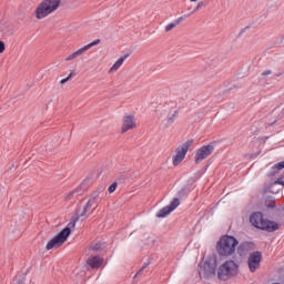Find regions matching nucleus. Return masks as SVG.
I'll return each mask as SVG.
<instances>
[{
	"label": "nucleus",
	"mask_w": 284,
	"mask_h": 284,
	"mask_svg": "<svg viewBox=\"0 0 284 284\" xmlns=\"http://www.w3.org/2000/svg\"><path fill=\"white\" fill-rule=\"evenodd\" d=\"M3 50H6V43H3V41H0V54L1 52H3Z\"/></svg>",
	"instance_id": "nucleus-28"
},
{
	"label": "nucleus",
	"mask_w": 284,
	"mask_h": 284,
	"mask_svg": "<svg viewBox=\"0 0 284 284\" xmlns=\"http://www.w3.org/2000/svg\"><path fill=\"white\" fill-rule=\"evenodd\" d=\"M261 261H263V254L261 252L254 251L251 253L247 260L250 272H256L261 267Z\"/></svg>",
	"instance_id": "nucleus-8"
},
{
	"label": "nucleus",
	"mask_w": 284,
	"mask_h": 284,
	"mask_svg": "<svg viewBox=\"0 0 284 284\" xmlns=\"http://www.w3.org/2000/svg\"><path fill=\"white\" fill-rule=\"evenodd\" d=\"M150 265V262L144 263L143 266L139 270V272L134 275V278H136L138 274H141V272H143V270H145V267H148Z\"/></svg>",
	"instance_id": "nucleus-25"
},
{
	"label": "nucleus",
	"mask_w": 284,
	"mask_h": 284,
	"mask_svg": "<svg viewBox=\"0 0 284 284\" xmlns=\"http://www.w3.org/2000/svg\"><path fill=\"white\" fill-rule=\"evenodd\" d=\"M236 274H239V264H236L234 260L224 262L217 271L220 281H227V278H232V276H236Z\"/></svg>",
	"instance_id": "nucleus-5"
},
{
	"label": "nucleus",
	"mask_w": 284,
	"mask_h": 284,
	"mask_svg": "<svg viewBox=\"0 0 284 284\" xmlns=\"http://www.w3.org/2000/svg\"><path fill=\"white\" fill-rule=\"evenodd\" d=\"M179 114V111L176 109L171 110L163 119V115L161 116L162 121L164 122L165 128L168 125H172L174 123L176 116Z\"/></svg>",
	"instance_id": "nucleus-14"
},
{
	"label": "nucleus",
	"mask_w": 284,
	"mask_h": 284,
	"mask_svg": "<svg viewBox=\"0 0 284 284\" xmlns=\"http://www.w3.org/2000/svg\"><path fill=\"white\" fill-rule=\"evenodd\" d=\"M90 207H88L87 205L83 207V210L79 211L77 214L75 220H73L71 223H74V226L77 225V221H79L81 219V221L88 219V216H90Z\"/></svg>",
	"instance_id": "nucleus-16"
},
{
	"label": "nucleus",
	"mask_w": 284,
	"mask_h": 284,
	"mask_svg": "<svg viewBox=\"0 0 284 284\" xmlns=\"http://www.w3.org/2000/svg\"><path fill=\"white\" fill-rule=\"evenodd\" d=\"M134 128H136V120H134V115H125L122 123V132L134 130Z\"/></svg>",
	"instance_id": "nucleus-12"
},
{
	"label": "nucleus",
	"mask_w": 284,
	"mask_h": 284,
	"mask_svg": "<svg viewBox=\"0 0 284 284\" xmlns=\"http://www.w3.org/2000/svg\"><path fill=\"white\" fill-rule=\"evenodd\" d=\"M100 43H101V40L98 39L89 44H85L84 47L78 49L77 51L71 53L69 57H67L65 61H74V59H79V57H81V54H83L84 52H88L90 48H93V45H99Z\"/></svg>",
	"instance_id": "nucleus-11"
},
{
	"label": "nucleus",
	"mask_w": 284,
	"mask_h": 284,
	"mask_svg": "<svg viewBox=\"0 0 284 284\" xmlns=\"http://www.w3.org/2000/svg\"><path fill=\"white\" fill-rule=\"evenodd\" d=\"M71 227H74V222H69L68 225L58 234L55 235L51 241L47 243L45 250H57V247H61L65 241L70 237V234H72Z\"/></svg>",
	"instance_id": "nucleus-4"
},
{
	"label": "nucleus",
	"mask_w": 284,
	"mask_h": 284,
	"mask_svg": "<svg viewBox=\"0 0 284 284\" xmlns=\"http://www.w3.org/2000/svg\"><path fill=\"white\" fill-rule=\"evenodd\" d=\"M116 190V182L112 183L109 187H108V192L110 194H112V192H115Z\"/></svg>",
	"instance_id": "nucleus-24"
},
{
	"label": "nucleus",
	"mask_w": 284,
	"mask_h": 284,
	"mask_svg": "<svg viewBox=\"0 0 284 284\" xmlns=\"http://www.w3.org/2000/svg\"><path fill=\"white\" fill-rule=\"evenodd\" d=\"M268 74H272V71L267 70L262 73L263 77H268Z\"/></svg>",
	"instance_id": "nucleus-29"
},
{
	"label": "nucleus",
	"mask_w": 284,
	"mask_h": 284,
	"mask_svg": "<svg viewBox=\"0 0 284 284\" xmlns=\"http://www.w3.org/2000/svg\"><path fill=\"white\" fill-rule=\"evenodd\" d=\"M239 240L232 235H223L217 242V253L220 256H232L236 252Z\"/></svg>",
	"instance_id": "nucleus-2"
},
{
	"label": "nucleus",
	"mask_w": 284,
	"mask_h": 284,
	"mask_svg": "<svg viewBox=\"0 0 284 284\" xmlns=\"http://www.w3.org/2000/svg\"><path fill=\"white\" fill-rule=\"evenodd\" d=\"M191 145L192 141H186L184 144L176 149V154L173 156V165H180L183 163V160L185 159V155L187 154Z\"/></svg>",
	"instance_id": "nucleus-7"
},
{
	"label": "nucleus",
	"mask_w": 284,
	"mask_h": 284,
	"mask_svg": "<svg viewBox=\"0 0 284 284\" xmlns=\"http://www.w3.org/2000/svg\"><path fill=\"white\" fill-rule=\"evenodd\" d=\"M128 57H130V55L125 54V55L119 58V60L115 61V63L111 67L110 72H116V70H119V68H121L123 65V63L125 62V59H128Z\"/></svg>",
	"instance_id": "nucleus-17"
},
{
	"label": "nucleus",
	"mask_w": 284,
	"mask_h": 284,
	"mask_svg": "<svg viewBox=\"0 0 284 284\" xmlns=\"http://www.w3.org/2000/svg\"><path fill=\"white\" fill-rule=\"evenodd\" d=\"M100 194H101V192H99V191H94L91 194L89 201L87 202V207H89V210H91L92 205H94L97 203V201L99 200Z\"/></svg>",
	"instance_id": "nucleus-18"
},
{
	"label": "nucleus",
	"mask_w": 284,
	"mask_h": 284,
	"mask_svg": "<svg viewBox=\"0 0 284 284\" xmlns=\"http://www.w3.org/2000/svg\"><path fill=\"white\" fill-rule=\"evenodd\" d=\"M273 170H284V161H282V162L275 164V165L273 166Z\"/></svg>",
	"instance_id": "nucleus-23"
},
{
	"label": "nucleus",
	"mask_w": 284,
	"mask_h": 284,
	"mask_svg": "<svg viewBox=\"0 0 284 284\" xmlns=\"http://www.w3.org/2000/svg\"><path fill=\"white\" fill-rule=\"evenodd\" d=\"M214 152V145L207 144L200 148L195 153V163L199 164L202 161H205Z\"/></svg>",
	"instance_id": "nucleus-10"
},
{
	"label": "nucleus",
	"mask_w": 284,
	"mask_h": 284,
	"mask_svg": "<svg viewBox=\"0 0 284 284\" xmlns=\"http://www.w3.org/2000/svg\"><path fill=\"white\" fill-rule=\"evenodd\" d=\"M185 21V17H180L178 18L174 22L176 23V26H179L181 22Z\"/></svg>",
	"instance_id": "nucleus-27"
},
{
	"label": "nucleus",
	"mask_w": 284,
	"mask_h": 284,
	"mask_svg": "<svg viewBox=\"0 0 284 284\" xmlns=\"http://www.w3.org/2000/svg\"><path fill=\"white\" fill-rule=\"evenodd\" d=\"M182 17H184V19H187V17H190V13L184 14V16H182Z\"/></svg>",
	"instance_id": "nucleus-30"
},
{
	"label": "nucleus",
	"mask_w": 284,
	"mask_h": 284,
	"mask_svg": "<svg viewBox=\"0 0 284 284\" xmlns=\"http://www.w3.org/2000/svg\"><path fill=\"white\" fill-rule=\"evenodd\" d=\"M73 77H74V71H71L67 78H64L60 81V83L63 85V84L68 83Z\"/></svg>",
	"instance_id": "nucleus-21"
},
{
	"label": "nucleus",
	"mask_w": 284,
	"mask_h": 284,
	"mask_svg": "<svg viewBox=\"0 0 284 284\" xmlns=\"http://www.w3.org/2000/svg\"><path fill=\"white\" fill-rule=\"evenodd\" d=\"M179 205H181V200H179V197L173 199V201L169 205L162 207L156 213V217L165 219V216H169V214H172V212H174V210H176Z\"/></svg>",
	"instance_id": "nucleus-9"
},
{
	"label": "nucleus",
	"mask_w": 284,
	"mask_h": 284,
	"mask_svg": "<svg viewBox=\"0 0 284 284\" xmlns=\"http://www.w3.org/2000/svg\"><path fill=\"white\" fill-rule=\"evenodd\" d=\"M176 23L175 22H171L165 27V32H171V30H174V28H176Z\"/></svg>",
	"instance_id": "nucleus-22"
},
{
	"label": "nucleus",
	"mask_w": 284,
	"mask_h": 284,
	"mask_svg": "<svg viewBox=\"0 0 284 284\" xmlns=\"http://www.w3.org/2000/svg\"><path fill=\"white\" fill-rule=\"evenodd\" d=\"M250 223L253 227L263 230L264 232H276V230H278V223L263 219V213L261 212L252 213L250 216Z\"/></svg>",
	"instance_id": "nucleus-3"
},
{
	"label": "nucleus",
	"mask_w": 284,
	"mask_h": 284,
	"mask_svg": "<svg viewBox=\"0 0 284 284\" xmlns=\"http://www.w3.org/2000/svg\"><path fill=\"white\" fill-rule=\"evenodd\" d=\"M103 247H105V244H103V243H101V242H98V243H95V244H93V245L91 246V250H92L93 252H101V250H103Z\"/></svg>",
	"instance_id": "nucleus-20"
},
{
	"label": "nucleus",
	"mask_w": 284,
	"mask_h": 284,
	"mask_svg": "<svg viewBox=\"0 0 284 284\" xmlns=\"http://www.w3.org/2000/svg\"><path fill=\"white\" fill-rule=\"evenodd\" d=\"M199 8H201V4H197L196 10H199Z\"/></svg>",
	"instance_id": "nucleus-31"
},
{
	"label": "nucleus",
	"mask_w": 284,
	"mask_h": 284,
	"mask_svg": "<svg viewBox=\"0 0 284 284\" xmlns=\"http://www.w3.org/2000/svg\"><path fill=\"white\" fill-rule=\"evenodd\" d=\"M59 8H61V0H42L36 8V18L45 19V17L57 12Z\"/></svg>",
	"instance_id": "nucleus-1"
},
{
	"label": "nucleus",
	"mask_w": 284,
	"mask_h": 284,
	"mask_svg": "<svg viewBox=\"0 0 284 284\" xmlns=\"http://www.w3.org/2000/svg\"><path fill=\"white\" fill-rule=\"evenodd\" d=\"M200 278H212L216 276V260L202 261L200 263Z\"/></svg>",
	"instance_id": "nucleus-6"
},
{
	"label": "nucleus",
	"mask_w": 284,
	"mask_h": 284,
	"mask_svg": "<svg viewBox=\"0 0 284 284\" xmlns=\"http://www.w3.org/2000/svg\"><path fill=\"white\" fill-rule=\"evenodd\" d=\"M87 263L92 270H99L103 265V257L99 255L90 256Z\"/></svg>",
	"instance_id": "nucleus-13"
},
{
	"label": "nucleus",
	"mask_w": 284,
	"mask_h": 284,
	"mask_svg": "<svg viewBox=\"0 0 284 284\" xmlns=\"http://www.w3.org/2000/svg\"><path fill=\"white\" fill-rule=\"evenodd\" d=\"M192 2H196V1H199V0H191Z\"/></svg>",
	"instance_id": "nucleus-32"
},
{
	"label": "nucleus",
	"mask_w": 284,
	"mask_h": 284,
	"mask_svg": "<svg viewBox=\"0 0 284 284\" xmlns=\"http://www.w3.org/2000/svg\"><path fill=\"white\" fill-rule=\"evenodd\" d=\"M250 250H254V243H252V242H243L239 246V251L243 252V253L250 252Z\"/></svg>",
	"instance_id": "nucleus-19"
},
{
	"label": "nucleus",
	"mask_w": 284,
	"mask_h": 284,
	"mask_svg": "<svg viewBox=\"0 0 284 284\" xmlns=\"http://www.w3.org/2000/svg\"><path fill=\"white\" fill-rule=\"evenodd\" d=\"M83 192H85V183H82L78 189H75L73 192L69 193L65 196V201H70L72 199H74V196H81V194H83Z\"/></svg>",
	"instance_id": "nucleus-15"
},
{
	"label": "nucleus",
	"mask_w": 284,
	"mask_h": 284,
	"mask_svg": "<svg viewBox=\"0 0 284 284\" xmlns=\"http://www.w3.org/2000/svg\"><path fill=\"white\" fill-rule=\"evenodd\" d=\"M275 184L277 185H284V175L280 176L276 181Z\"/></svg>",
	"instance_id": "nucleus-26"
}]
</instances>
